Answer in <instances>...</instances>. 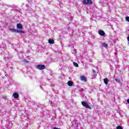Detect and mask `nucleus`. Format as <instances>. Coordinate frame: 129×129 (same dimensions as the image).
I'll return each mask as SVG.
<instances>
[{"mask_svg": "<svg viewBox=\"0 0 129 129\" xmlns=\"http://www.w3.org/2000/svg\"><path fill=\"white\" fill-rule=\"evenodd\" d=\"M80 79L81 80V81H83L84 82H86V77H85V76H81L80 77Z\"/></svg>", "mask_w": 129, "mask_h": 129, "instance_id": "5", "label": "nucleus"}, {"mask_svg": "<svg viewBox=\"0 0 129 129\" xmlns=\"http://www.w3.org/2000/svg\"><path fill=\"white\" fill-rule=\"evenodd\" d=\"M103 46L105 47V48H107V44L105 43H102Z\"/></svg>", "mask_w": 129, "mask_h": 129, "instance_id": "13", "label": "nucleus"}, {"mask_svg": "<svg viewBox=\"0 0 129 129\" xmlns=\"http://www.w3.org/2000/svg\"><path fill=\"white\" fill-rule=\"evenodd\" d=\"M13 96L14 98H19V94H18V93H14L13 94Z\"/></svg>", "mask_w": 129, "mask_h": 129, "instance_id": "10", "label": "nucleus"}, {"mask_svg": "<svg viewBox=\"0 0 129 129\" xmlns=\"http://www.w3.org/2000/svg\"><path fill=\"white\" fill-rule=\"evenodd\" d=\"M92 72L94 73V74H95V73H96V72H95V70H92Z\"/></svg>", "mask_w": 129, "mask_h": 129, "instance_id": "17", "label": "nucleus"}, {"mask_svg": "<svg viewBox=\"0 0 129 129\" xmlns=\"http://www.w3.org/2000/svg\"><path fill=\"white\" fill-rule=\"evenodd\" d=\"M36 68L38 70H44L46 68V67L44 64H38L36 66Z\"/></svg>", "mask_w": 129, "mask_h": 129, "instance_id": "3", "label": "nucleus"}, {"mask_svg": "<svg viewBox=\"0 0 129 129\" xmlns=\"http://www.w3.org/2000/svg\"><path fill=\"white\" fill-rule=\"evenodd\" d=\"M73 64L74 66H75V67H78L79 66V65H78V63H77V62H74Z\"/></svg>", "mask_w": 129, "mask_h": 129, "instance_id": "12", "label": "nucleus"}, {"mask_svg": "<svg viewBox=\"0 0 129 129\" xmlns=\"http://www.w3.org/2000/svg\"><path fill=\"white\" fill-rule=\"evenodd\" d=\"M53 129H60V128L54 127Z\"/></svg>", "mask_w": 129, "mask_h": 129, "instance_id": "19", "label": "nucleus"}, {"mask_svg": "<svg viewBox=\"0 0 129 129\" xmlns=\"http://www.w3.org/2000/svg\"><path fill=\"white\" fill-rule=\"evenodd\" d=\"M49 44H54L55 43V41L53 40V39H49L48 40Z\"/></svg>", "mask_w": 129, "mask_h": 129, "instance_id": "11", "label": "nucleus"}, {"mask_svg": "<svg viewBox=\"0 0 129 129\" xmlns=\"http://www.w3.org/2000/svg\"><path fill=\"white\" fill-rule=\"evenodd\" d=\"M108 82H109V80H108V79H107V78L104 79V84L107 85V84L108 83Z\"/></svg>", "mask_w": 129, "mask_h": 129, "instance_id": "8", "label": "nucleus"}, {"mask_svg": "<svg viewBox=\"0 0 129 129\" xmlns=\"http://www.w3.org/2000/svg\"><path fill=\"white\" fill-rule=\"evenodd\" d=\"M68 85H69V86H73V82H72V81H69L68 82Z\"/></svg>", "mask_w": 129, "mask_h": 129, "instance_id": "9", "label": "nucleus"}, {"mask_svg": "<svg viewBox=\"0 0 129 129\" xmlns=\"http://www.w3.org/2000/svg\"><path fill=\"white\" fill-rule=\"evenodd\" d=\"M83 3L84 5H89V6H90V5H92L93 4L91 0H84Z\"/></svg>", "mask_w": 129, "mask_h": 129, "instance_id": "4", "label": "nucleus"}, {"mask_svg": "<svg viewBox=\"0 0 129 129\" xmlns=\"http://www.w3.org/2000/svg\"><path fill=\"white\" fill-rule=\"evenodd\" d=\"M99 34L100 36H104V35H105V33L102 30H99Z\"/></svg>", "mask_w": 129, "mask_h": 129, "instance_id": "7", "label": "nucleus"}, {"mask_svg": "<svg viewBox=\"0 0 129 129\" xmlns=\"http://www.w3.org/2000/svg\"><path fill=\"white\" fill-rule=\"evenodd\" d=\"M115 81H118V79H115Z\"/></svg>", "mask_w": 129, "mask_h": 129, "instance_id": "18", "label": "nucleus"}, {"mask_svg": "<svg viewBox=\"0 0 129 129\" xmlns=\"http://www.w3.org/2000/svg\"><path fill=\"white\" fill-rule=\"evenodd\" d=\"M10 31H11V32H13V33H19V34H25V31L24 30H16L15 29L11 28Z\"/></svg>", "mask_w": 129, "mask_h": 129, "instance_id": "1", "label": "nucleus"}, {"mask_svg": "<svg viewBox=\"0 0 129 129\" xmlns=\"http://www.w3.org/2000/svg\"><path fill=\"white\" fill-rule=\"evenodd\" d=\"M17 28L20 29V30H22L23 29V26L20 23H18L17 25Z\"/></svg>", "mask_w": 129, "mask_h": 129, "instance_id": "6", "label": "nucleus"}, {"mask_svg": "<svg viewBox=\"0 0 129 129\" xmlns=\"http://www.w3.org/2000/svg\"><path fill=\"white\" fill-rule=\"evenodd\" d=\"M125 20L127 21V22H129V17H125Z\"/></svg>", "mask_w": 129, "mask_h": 129, "instance_id": "16", "label": "nucleus"}, {"mask_svg": "<svg viewBox=\"0 0 129 129\" xmlns=\"http://www.w3.org/2000/svg\"><path fill=\"white\" fill-rule=\"evenodd\" d=\"M82 105L85 107L86 108H88L89 109H91V107L88 105L87 102L85 101H82Z\"/></svg>", "mask_w": 129, "mask_h": 129, "instance_id": "2", "label": "nucleus"}, {"mask_svg": "<svg viewBox=\"0 0 129 129\" xmlns=\"http://www.w3.org/2000/svg\"><path fill=\"white\" fill-rule=\"evenodd\" d=\"M116 129H122V127L119 125L116 127Z\"/></svg>", "mask_w": 129, "mask_h": 129, "instance_id": "14", "label": "nucleus"}, {"mask_svg": "<svg viewBox=\"0 0 129 129\" xmlns=\"http://www.w3.org/2000/svg\"><path fill=\"white\" fill-rule=\"evenodd\" d=\"M23 62H24V63H29V61H28L27 59H24Z\"/></svg>", "mask_w": 129, "mask_h": 129, "instance_id": "15", "label": "nucleus"}]
</instances>
